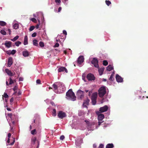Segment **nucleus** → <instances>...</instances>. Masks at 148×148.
Here are the masks:
<instances>
[{
  "instance_id": "nucleus-16",
  "label": "nucleus",
  "mask_w": 148,
  "mask_h": 148,
  "mask_svg": "<svg viewBox=\"0 0 148 148\" xmlns=\"http://www.w3.org/2000/svg\"><path fill=\"white\" fill-rule=\"evenodd\" d=\"M5 72L10 76H12L14 75L15 73H13L11 71L8 69H6L5 70Z\"/></svg>"
},
{
  "instance_id": "nucleus-54",
  "label": "nucleus",
  "mask_w": 148,
  "mask_h": 148,
  "mask_svg": "<svg viewBox=\"0 0 148 148\" xmlns=\"http://www.w3.org/2000/svg\"><path fill=\"white\" fill-rule=\"evenodd\" d=\"M36 33L34 32L32 34V36L33 37H34L36 36Z\"/></svg>"
},
{
  "instance_id": "nucleus-59",
  "label": "nucleus",
  "mask_w": 148,
  "mask_h": 148,
  "mask_svg": "<svg viewBox=\"0 0 148 148\" xmlns=\"http://www.w3.org/2000/svg\"><path fill=\"white\" fill-rule=\"evenodd\" d=\"M63 33L64 34H65L66 35H67V32L65 30H63Z\"/></svg>"
},
{
  "instance_id": "nucleus-40",
  "label": "nucleus",
  "mask_w": 148,
  "mask_h": 148,
  "mask_svg": "<svg viewBox=\"0 0 148 148\" xmlns=\"http://www.w3.org/2000/svg\"><path fill=\"white\" fill-rule=\"evenodd\" d=\"M92 100V104L93 105H95L96 104V100L97 99H91Z\"/></svg>"
},
{
  "instance_id": "nucleus-28",
  "label": "nucleus",
  "mask_w": 148,
  "mask_h": 148,
  "mask_svg": "<svg viewBox=\"0 0 148 148\" xmlns=\"http://www.w3.org/2000/svg\"><path fill=\"white\" fill-rule=\"evenodd\" d=\"M113 147L114 145L112 143H109L107 145L106 148H113Z\"/></svg>"
},
{
  "instance_id": "nucleus-2",
  "label": "nucleus",
  "mask_w": 148,
  "mask_h": 148,
  "mask_svg": "<svg viewBox=\"0 0 148 148\" xmlns=\"http://www.w3.org/2000/svg\"><path fill=\"white\" fill-rule=\"evenodd\" d=\"M6 118L10 127V130L12 131L14 129L15 126V116L11 113H9L8 114Z\"/></svg>"
},
{
  "instance_id": "nucleus-10",
  "label": "nucleus",
  "mask_w": 148,
  "mask_h": 148,
  "mask_svg": "<svg viewBox=\"0 0 148 148\" xmlns=\"http://www.w3.org/2000/svg\"><path fill=\"white\" fill-rule=\"evenodd\" d=\"M109 108L107 105H105L103 107L99 108V112L101 113L106 112L109 109Z\"/></svg>"
},
{
  "instance_id": "nucleus-14",
  "label": "nucleus",
  "mask_w": 148,
  "mask_h": 148,
  "mask_svg": "<svg viewBox=\"0 0 148 148\" xmlns=\"http://www.w3.org/2000/svg\"><path fill=\"white\" fill-rule=\"evenodd\" d=\"M116 79L117 82H123V78L118 74L116 75Z\"/></svg>"
},
{
  "instance_id": "nucleus-8",
  "label": "nucleus",
  "mask_w": 148,
  "mask_h": 148,
  "mask_svg": "<svg viewBox=\"0 0 148 148\" xmlns=\"http://www.w3.org/2000/svg\"><path fill=\"white\" fill-rule=\"evenodd\" d=\"M37 18L40 19V17L41 18V20L42 22H44V18L43 16V14L42 12H39L37 13Z\"/></svg>"
},
{
  "instance_id": "nucleus-38",
  "label": "nucleus",
  "mask_w": 148,
  "mask_h": 148,
  "mask_svg": "<svg viewBox=\"0 0 148 148\" xmlns=\"http://www.w3.org/2000/svg\"><path fill=\"white\" fill-rule=\"evenodd\" d=\"M38 20V21L39 23L36 26V29H38L39 28V25H40V20L39 18H37Z\"/></svg>"
},
{
  "instance_id": "nucleus-18",
  "label": "nucleus",
  "mask_w": 148,
  "mask_h": 148,
  "mask_svg": "<svg viewBox=\"0 0 148 148\" xmlns=\"http://www.w3.org/2000/svg\"><path fill=\"white\" fill-rule=\"evenodd\" d=\"M12 58L11 57H9L8 59V67H10L12 64Z\"/></svg>"
},
{
  "instance_id": "nucleus-51",
  "label": "nucleus",
  "mask_w": 148,
  "mask_h": 148,
  "mask_svg": "<svg viewBox=\"0 0 148 148\" xmlns=\"http://www.w3.org/2000/svg\"><path fill=\"white\" fill-rule=\"evenodd\" d=\"M59 44L57 42L56 43L55 45L54 46V47H58L59 46Z\"/></svg>"
},
{
  "instance_id": "nucleus-55",
  "label": "nucleus",
  "mask_w": 148,
  "mask_h": 148,
  "mask_svg": "<svg viewBox=\"0 0 148 148\" xmlns=\"http://www.w3.org/2000/svg\"><path fill=\"white\" fill-rule=\"evenodd\" d=\"M18 88L17 86H15L13 88V90L14 91H16L17 89Z\"/></svg>"
},
{
  "instance_id": "nucleus-21",
  "label": "nucleus",
  "mask_w": 148,
  "mask_h": 148,
  "mask_svg": "<svg viewBox=\"0 0 148 148\" xmlns=\"http://www.w3.org/2000/svg\"><path fill=\"white\" fill-rule=\"evenodd\" d=\"M97 92L93 93L91 96V99H97Z\"/></svg>"
},
{
  "instance_id": "nucleus-36",
  "label": "nucleus",
  "mask_w": 148,
  "mask_h": 148,
  "mask_svg": "<svg viewBox=\"0 0 148 148\" xmlns=\"http://www.w3.org/2000/svg\"><path fill=\"white\" fill-rule=\"evenodd\" d=\"M82 140H80V143H79L78 141L76 140L75 142V144L77 146H79L81 144V142H82Z\"/></svg>"
},
{
  "instance_id": "nucleus-26",
  "label": "nucleus",
  "mask_w": 148,
  "mask_h": 148,
  "mask_svg": "<svg viewBox=\"0 0 148 148\" xmlns=\"http://www.w3.org/2000/svg\"><path fill=\"white\" fill-rule=\"evenodd\" d=\"M33 42L34 46L37 47L38 46V41L36 40H34L33 41Z\"/></svg>"
},
{
  "instance_id": "nucleus-56",
  "label": "nucleus",
  "mask_w": 148,
  "mask_h": 148,
  "mask_svg": "<svg viewBox=\"0 0 148 148\" xmlns=\"http://www.w3.org/2000/svg\"><path fill=\"white\" fill-rule=\"evenodd\" d=\"M68 0H63V1H62L63 3L65 4H66V5H67V3H66V2L67 1H68Z\"/></svg>"
},
{
  "instance_id": "nucleus-46",
  "label": "nucleus",
  "mask_w": 148,
  "mask_h": 148,
  "mask_svg": "<svg viewBox=\"0 0 148 148\" xmlns=\"http://www.w3.org/2000/svg\"><path fill=\"white\" fill-rule=\"evenodd\" d=\"M3 97L5 98H6L8 97V95H7L6 93L4 92Z\"/></svg>"
},
{
  "instance_id": "nucleus-22",
  "label": "nucleus",
  "mask_w": 148,
  "mask_h": 148,
  "mask_svg": "<svg viewBox=\"0 0 148 148\" xmlns=\"http://www.w3.org/2000/svg\"><path fill=\"white\" fill-rule=\"evenodd\" d=\"M16 51L15 50H12V51L9 50V51H7V53L8 54H11L12 55H14L16 53Z\"/></svg>"
},
{
  "instance_id": "nucleus-41",
  "label": "nucleus",
  "mask_w": 148,
  "mask_h": 148,
  "mask_svg": "<svg viewBox=\"0 0 148 148\" xmlns=\"http://www.w3.org/2000/svg\"><path fill=\"white\" fill-rule=\"evenodd\" d=\"M108 64V62L106 60H104L103 62V64L104 66H107Z\"/></svg>"
},
{
  "instance_id": "nucleus-42",
  "label": "nucleus",
  "mask_w": 148,
  "mask_h": 148,
  "mask_svg": "<svg viewBox=\"0 0 148 148\" xmlns=\"http://www.w3.org/2000/svg\"><path fill=\"white\" fill-rule=\"evenodd\" d=\"M105 2L106 4L108 6H109L111 4V2L109 1L106 0Z\"/></svg>"
},
{
  "instance_id": "nucleus-29",
  "label": "nucleus",
  "mask_w": 148,
  "mask_h": 148,
  "mask_svg": "<svg viewBox=\"0 0 148 148\" xmlns=\"http://www.w3.org/2000/svg\"><path fill=\"white\" fill-rule=\"evenodd\" d=\"M13 26L14 29H17L18 28L19 25L18 24L16 23L13 24Z\"/></svg>"
},
{
  "instance_id": "nucleus-15",
  "label": "nucleus",
  "mask_w": 148,
  "mask_h": 148,
  "mask_svg": "<svg viewBox=\"0 0 148 148\" xmlns=\"http://www.w3.org/2000/svg\"><path fill=\"white\" fill-rule=\"evenodd\" d=\"M64 71L66 73L68 72V71L67 69L65 67L62 66L60 67L58 69V72H63Z\"/></svg>"
},
{
  "instance_id": "nucleus-64",
  "label": "nucleus",
  "mask_w": 148,
  "mask_h": 148,
  "mask_svg": "<svg viewBox=\"0 0 148 148\" xmlns=\"http://www.w3.org/2000/svg\"><path fill=\"white\" fill-rule=\"evenodd\" d=\"M62 9V8L61 7H59L58 8V12H60L61 10Z\"/></svg>"
},
{
  "instance_id": "nucleus-20",
  "label": "nucleus",
  "mask_w": 148,
  "mask_h": 148,
  "mask_svg": "<svg viewBox=\"0 0 148 148\" xmlns=\"http://www.w3.org/2000/svg\"><path fill=\"white\" fill-rule=\"evenodd\" d=\"M28 44V37L26 35L24 37L23 44L24 45H27Z\"/></svg>"
},
{
  "instance_id": "nucleus-63",
  "label": "nucleus",
  "mask_w": 148,
  "mask_h": 148,
  "mask_svg": "<svg viewBox=\"0 0 148 148\" xmlns=\"http://www.w3.org/2000/svg\"><path fill=\"white\" fill-rule=\"evenodd\" d=\"M85 122L86 123V124L88 125V124L89 123V122L88 121H87V120H85Z\"/></svg>"
},
{
  "instance_id": "nucleus-17",
  "label": "nucleus",
  "mask_w": 148,
  "mask_h": 148,
  "mask_svg": "<svg viewBox=\"0 0 148 148\" xmlns=\"http://www.w3.org/2000/svg\"><path fill=\"white\" fill-rule=\"evenodd\" d=\"M90 100L87 99L86 100H85L83 104V106L84 107L87 108V106L89 104Z\"/></svg>"
},
{
  "instance_id": "nucleus-60",
  "label": "nucleus",
  "mask_w": 148,
  "mask_h": 148,
  "mask_svg": "<svg viewBox=\"0 0 148 148\" xmlns=\"http://www.w3.org/2000/svg\"><path fill=\"white\" fill-rule=\"evenodd\" d=\"M11 134L10 133H9L8 134V138H10V137L11 136Z\"/></svg>"
},
{
  "instance_id": "nucleus-43",
  "label": "nucleus",
  "mask_w": 148,
  "mask_h": 148,
  "mask_svg": "<svg viewBox=\"0 0 148 148\" xmlns=\"http://www.w3.org/2000/svg\"><path fill=\"white\" fill-rule=\"evenodd\" d=\"M85 77L86 76L85 74H83L82 76V79L85 82H86V81L85 80Z\"/></svg>"
},
{
  "instance_id": "nucleus-49",
  "label": "nucleus",
  "mask_w": 148,
  "mask_h": 148,
  "mask_svg": "<svg viewBox=\"0 0 148 148\" xmlns=\"http://www.w3.org/2000/svg\"><path fill=\"white\" fill-rule=\"evenodd\" d=\"M34 26H32L30 27L29 28V30L30 31H31L34 30Z\"/></svg>"
},
{
  "instance_id": "nucleus-44",
  "label": "nucleus",
  "mask_w": 148,
  "mask_h": 148,
  "mask_svg": "<svg viewBox=\"0 0 148 148\" xmlns=\"http://www.w3.org/2000/svg\"><path fill=\"white\" fill-rule=\"evenodd\" d=\"M55 1L58 5H59L61 2L60 0H55Z\"/></svg>"
},
{
  "instance_id": "nucleus-6",
  "label": "nucleus",
  "mask_w": 148,
  "mask_h": 148,
  "mask_svg": "<svg viewBox=\"0 0 148 148\" xmlns=\"http://www.w3.org/2000/svg\"><path fill=\"white\" fill-rule=\"evenodd\" d=\"M91 63L93 64L94 66L96 68L99 67V65L98 64V60L97 59L95 58H93L91 62Z\"/></svg>"
},
{
  "instance_id": "nucleus-45",
  "label": "nucleus",
  "mask_w": 148,
  "mask_h": 148,
  "mask_svg": "<svg viewBox=\"0 0 148 148\" xmlns=\"http://www.w3.org/2000/svg\"><path fill=\"white\" fill-rule=\"evenodd\" d=\"M113 74H112L110 75V77L109 78V79L111 81H113Z\"/></svg>"
},
{
  "instance_id": "nucleus-30",
  "label": "nucleus",
  "mask_w": 148,
  "mask_h": 148,
  "mask_svg": "<svg viewBox=\"0 0 148 148\" xmlns=\"http://www.w3.org/2000/svg\"><path fill=\"white\" fill-rule=\"evenodd\" d=\"M31 140H32V142H31L32 143V144H34L35 142H36V141L37 142V141H38V140H36V138L35 137L32 138Z\"/></svg>"
},
{
  "instance_id": "nucleus-34",
  "label": "nucleus",
  "mask_w": 148,
  "mask_h": 148,
  "mask_svg": "<svg viewBox=\"0 0 148 148\" xmlns=\"http://www.w3.org/2000/svg\"><path fill=\"white\" fill-rule=\"evenodd\" d=\"M39 45L40 47H43L44 46V42L42 41H40L39 43Z\"/></svg>"
},
{
  "instance_id": "nucleus-47",
  "label": "nucleus",
  "mask_w": 148,
  "mask_h": 148,
  "mask_svg": "<svg viewBox=\"0 0 148 148\" xmlns=\"http://www.w3.org/2000/svg\"><path fill=\"white\" fill-rule=\"evenodd\" d=\"M31 20L34 23H36L37 21L35 18H32L31 19Z\"/></svg>"
},
{
  "instance_id": "nucleus-3",
  "label": "nucleus",
  "mask_w": 148,
  "mask_h": 148,
  "mask_svg": "<svg viewBox=\"0 0 148 148\" xmlns=\"http://www.w3.org/2000/svg\"><path fill=\"white\" fill-rule=\"evenodd\" d=\"M66 98L73 101H75L76 97L71 89H69L66 93Z\"/></svg>"
},
{
  "instance_id": "nucleus-4",
  "label": "nucleus",
  "mask_w": 148,
  "mask_h": 148,
  "mask_svg": "<svg viewBox=\"0 0 148 148\" xmlns=\"http://www.w3.org/2000/svg\"><path fill=\"white\" fill-rule=\"evenodd\" d=\"M106 93V88L104 86L101 87L98 90V94L99 97H102Z\"/></svg>"
},
{
  "instance_id": "nucleus-31",
  "label": "nucleus",
  "mask_w": 148,
  "mask_h": 148,
  "mask_svg": "<svg viewBox=\"0 0 148 148\" xmlns=\"http://www.w3.org/2000/svg\"><path fill=\"white\" fill-rule=\"evenodd\" d=\"M18 36H16L13 39H12L11 40L12 41L14 42L18 38H19Z\"/></svg>"
},
{
  "instance_id": "nucleus-1",
  "label": "nucleus",
  "mask_w": 148,
  "mask_h": 148,
  "mask_svg": "<svg viewBox=\"0 0 148 148\" xmlns=\"http://www.w3.org/2000/svg\"><path fill=\"white\" fill-rule=\"evenodd\" d=\"M53 87L54 88V91L57 93H62L66 89L64 84L60 82H56L53 84Z\"/></svg>"
},
{
  "instance_id": "nucleus-9",
  "label": "nucleus",
  "mask_w": 148,
  "mask_h": 148,
  "mask_svg": "<svg viewBox=\"0 0 148 148\" xmlns=\"http://www.w3.org/2000/svg\"><path fill=\"white\" fill-rule=\"evenodd\" d=\"M86 78L88 81L94 80L95 79V77L94 75L90 73L87 75Z\"/></svg>"
},
{
  "instance_id": "nucleus-12",
  "label": "nucleus",
  "mask_w": 148,
  "mask_h": 148,
  "mask_svg": "<svg viewBox=\"0 0 148 148\" xmlns=\"http://www.w3.org/2000/svg\"><path fill=\"white\" fill-rule=\"evenodd\" d=\"M84 58L83 56H80L78 58L77 60V63L78 65L80 66V64L83 62Z\"/></svg>"
},
{
  "instance_id": "nucleus-5",
  "label": "nucleus",
  "mask_w": 148,
  "mask_h": 148,
  "mask_svg": "<svg viewBox=\"0 0 148 148\" xmlns=\"http://www.w3.org/2000/svg\"><path fill=\"white\" fill-rule=\"evenodd\" d=\"M84 92L80 90H78L77 92V95L78 99L82 100L84 97Z\"/></svg>"
},
{
  "instance_id": "nucleus-32",
  "label": "nucleus",
  "mask_w": 148,
  "mask_h": 148,
  "mask_svg": "<svg viewBox=\"0 0 148 148\" xmlns=\"http://www.w3.org/2000/svg\"><path fill=\"white\" fill-rule=\"evenodd\" d=\"M1 33L3 35H5L6 34V32L3 29H1L0 31Z\"/></svg>"
},
{
  "instance_id": "nucleus-58",
  "label": "nucleus",
  "mask_w": 148,
  "mask_h": 148,
  "mask_svg": "<svg viewBox=\"0 0 148 148\" xmlns=\"http://www.w3.org/2000/svg\"><path fill=\"white\" fill-rule=\"evenodd\" d=\"M92 93V90H91L89 91L88 92V95L89 96H90V95H91Z\"/></svg>"
},
{
  "instance_id": "nucleus-35",
  "label": "nucleus",
  "mask_w": 148,
  "mask_h": 148,
  "mask_svg": "<svg viewBox=\"0 0 148 148\" xmlns=\"http://www.w3.org/2000/svg\"><path fill=\"white\" fill-rule=\"evenodd\" d=\"M21 42L19 41H17L15 43V45H16V46L18 47L19 45L21 44Z\"/></svg>"
},
{
  "instance_id": "nucleus-23",
  "label": "nucleus",
  "mask_w": 148,
  "mask_h": 148,
  "mask_svg": "<svg viewBox=\"0 0 148 148\" xmlns=\"http://www.w3.org/2000/svg\"><path fill=\"white\" fill-rule=\"evenodd\" d=\"M15 140H14V138L13 142H12V143H11L10 144L9 143H10V138H8V140L7 141V145H13L14 144V143L15 142Z\"/></svg>"
},
{
  "instance_id": "nucleus-39",
  "label": "nucleus",
  "mask_w": 148,
  "mask_h": 148,
  "mask_svg": "<svg viewBox=\"0 0 148 148\" xmlns=\"http://www.w3.org/2000/svg\"><path fill=\"white\" fill-rule=\"evenodd\" d=\"M10 82L9 84L11 85L14 83V81L11 77L9 78Z\"/></svg>"
},
{
  "instance_id": "nucleus-37",
  "label": "nucleus",
  "mask_w": 148,
  "mask_h": 148,
  "mask_svg": "<svg viewBox=\"0 0 148 148\" xmlns=\"http://www.w3.org/2000/svg\"><path fill=\"white\" fill-rule=\"evenodd\" d=\"M52 115L54 116H55L56 115V110L55 109H54L53 110L52 112Z\"/></svg>"
},
{
  "instance_id": "nucleus-33",
  "label": "nucleus",
  "mask_w": 148,
  "mask_h": 148,
  "mask_svg": "<svg viewBox=\"0 0 148 148\" xmlns=\"http://www.w3.org/2000/svg\"><path fill=\"white\" fill-rule=\"evenodd\" d=\"M6 23L3 21H0V25L1 26H4L6 25Z\"/></svg>"
},
{
  "instance_id": "nucleus-19",
  "label": "nucleus",
  "mask_w": 148,
  "mask_h": 148,
  "mask_svg": "<svg viewBox=\"0 0 148 148\" xmlns=\"http://www.w3.org/2000/svg\"><path fill=\"white\" fill-rule=\"evenodd\" d=\"M11 43L12 42H11L6 41L4 45L6 47L8 48H9L11 47Z\"/></svg>"
},
{
  "instance_id": "nucleus-62",
  "label": "nucleus",
  "mask_w": 148,
  "mask_h": 148,
  "mask_svg": "<svg viewBox=\"0 0 148 148\" xmlns=\"http://www.w3.org/2000/svg\"><path fill=\"white\" fill-rule=\"evenodd\" d=\"M103 122V121H99L98 122V125H100Z\"/></svg>"
},
{
  "instance_id": "nucleus-25",
  "label": "nucleus",
  "mask_w": 148,
  "mask_h": 148,
  "mask_svg": "<svg viewBox=\"0 0 148 148\" xmlns=\"http://www.w3.org/2000/svg\"><path fill=\"white\" fill-rule=\"evenodd\" d=\"M104 69V68H102L99 69L98 71L100 75H101L103 74Z\"/></svg>"
},
{
  "instance_id": "nucleus-7",
  "label": "nucleus",
  "mask_w": 148,
  "mask_h": 148,
  "mask_svg": "<svg viewBox=\"0 0 148 148\" xmlns=\"http://www.w3.org/2000/svg\"><path fill=\"white\" fill-rule=\"evenodd\" d=\"M96 114L98 115V119L99 121H101L104 118V114L101 113L99 111L96 112Z\"/></svg>"
},
{
  "instance_id": "nucleus-48",
  "label": "nucleus",
  "mask_w": 148,
  "mask_h": 148,
  "mask_svg": "<svg viewBox=\"0 0 148 148\" xmlns=\"http://www.w3.org/2000/svg\"><path fill=\"white\" fill-rule=\"evenodd\" d=\"M65 138L64 136V135H62L61 136L60 138V140H63Z\"/></svg>"
},
{
  "instance_id": "nucleus-61",
  "label": "nucleus",
  "mask_w": 148,
  "mask_h": 148,
  "mask_svg": "<svg viewBox=\"0 0 148 148\" xmlns=\"http://www.w3.org/2000/svg\"><path fill=\"white\" fill-rule=\"evenodd\" d=\"M14 101V98L13 97H12L10 99V101L11 103H12Z\"/></svg>"
},
{
  "instance_id": "nucleus-13",
  "label": "nucleus",
  "mask_w": 148,
  "mask_h": 148,
  "mask_svg": "<svg viewBox=\"0 0 148 148\" xmlns=\"http://www.w3.org/2000/svg\"><path fill=\"white\" fill-rule=\"evenodd\" d=\"M22 53L23 56L25 57H28L29 55V52L25 49H24Z\"/></svg>"
},
{
  "instance_id": "nucleus-27",
  "label": "nucleus",
  "mask_w": 148,
  "mask_h": 148,
  "mask_svg": "<svg viewBox=\"0 0 148 148\" xmlns=\"http://www.w3.org/2000/svg\"><path fill=\"white\" fill-rule=\"evenodd\" d=\"M84 112L83 111L81 110H79L78 111V116H82L84 115Z\"/></svg>"
},
{
  "instance_id": "nucleus-53",
  "label": "nucleus",
  "mask_w": 148,
  "mask_h": 148,
  "mask_svg": "<svg viewBox=\"0 0 148 148\" xmlns=\"http://www.w3.org/2000/svg\"><path fill=\"white\" fill-rule=\"evenodd\" d=\"M23 80V77H20L19 78L18 81L19 82L22 81Z\"/></svg>"
},
{
  "instance_id": "nucleus-11",
  "label": "nucleus",
  "mask_w": 148,
  "mask_h": 148,
  "mask_svg": "<svg viewBox=\"0 0 148 148\" xmlns=\"http://www.w3.org/2000/svg\"><path fill=\"white\" fill-rule=\"evenodd\" d=\"M58 116L60 118L62 119L66 116V114L64 112L60 111L58 113Z\"/></svg>"
},
{
  "instance_id": "nucleus-52",
  "label": "nucleus",
  "mask_w": 148,
  "mask_h": 148,
  "mask_svg": "<svg viewBox=\"0 0 148 148\" xmlns=\"http://www.w3.org/2000/svg\"><path fill=\"white\" fill-rule=\"evenodd\" d=\"M104 145L102 144H100L98 148H103Z\"/></svg>"
},
{
  "instance_id": "nucleus-24",
  "label": "nucleus",
  "mask_w": 148,
  "mask_h": 148,
  "mask_svg": "<svg viewBox=\"0 0 148 148\" xmlns=\"http://www.w3.org/2000/svg\"><path fill=\"white\" fill-rule=\"evenodd\" d=\"M113 66L111 65H108L106 68V69L108 71H110L113 70Z\"/></svg>"
},
{
  "instance_id": "nucleus-57",
  "label": "nucleus",
  "mask_w": 148,
  "mask_h": 148,
  "mask_svg": "<svg viewBox=\"0 0 148 148\" xmlns=\"http://www.w3.org/2000/svg\"><path fill=\"white\" fill-rule=\"evenodd\" d=\"M36 83L39 84L40 83V81L39 79H37L36 81Z\"/></svg>"
},
{
  "instance_id": "nucleus-50",
  "label": "nucleus",
  "mask_w": 148,
  "mask_h": 148,
  "mask_svg": "<svg viewBox=\"0 0 148 148\" xmlns=\"http://www.w3.org/2000/svg\"><path fill=\"white\" fill-rule=\"evenodd\" d=\"M35 132H36V130L34 129L31 131V133L32 135H34L35 134Z\"/></svg>"
}]
</instances>
